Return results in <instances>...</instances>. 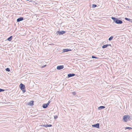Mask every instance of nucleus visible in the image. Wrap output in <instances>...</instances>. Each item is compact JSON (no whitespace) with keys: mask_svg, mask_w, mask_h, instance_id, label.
<instances>
[{"mask_svg":"<svg viewBox=\"0 0 132 132\" xmlns=\"http://www.w3.org/2000/svg\"><path fill=\"white\" fill-rule=\"evenodd\" d=\"M65 32V31H58L56 32V34H57V35L59 34V35H63Z\"/></svg>","mask_w":132,"mask_h":132,"instance_id":"obj_4","label":"nucleus"},{"mask_svg":"<svg viewBox=\"0 0 132 132\" xmlns=\"http://www.w3.org/2000/svg\"><path fill=\"white\" fill-rule=\"evenodd\" d=\"M29 104L30 105V106H32L33 105H34V101H30L29 102Z\"/></svg>","mask_w":132,"mask_h":132,"instance_id":"obj_12","label":"nucleus"},{"mask_svg":"<svg viewBox=\"0 0 132 132\" xmlns=\"http://www.w3.org/2000/svg\"><path fill=\"white\" fill-rule=\"evenodd\" d=\"M41 126H43V127H46V125H40Z\"/></svg>","mask_w":132,"mask_h":132,"instance_id":"obj_28","label":"nucleus"},{"mask_svg":"<svg viewBox=\"0 0 132 132\" xmlns=\"http://www.w3.org/2000/svg\"><path fill=\"white\" fill-rule=\"evenodd\" d=\"M5 70L6 71H9V72L10 71V69L8 68H7L5 69Z\"/></svg>","mask_w":132,"mask_h":132,"instance_id":"obj_19","label":"nucleus"},{"mask_svg":"<svg viewBox=\"0 0 132 132\" xmlns=\"http://www.w3.org/2000/svg\"><path fill=\"white\" fill-rule=\"evenodd\" d=\"M92 127L98 128H99L100 127V124L99 123H97L95 124L92 125Z\"/></svg>","mask_w":132,"mask_h":132,"instance_id":"obj_5","label":"nucleus"},{"mask_svg":"<svg viewBox=\"0 0 132 132\" xmlns=\"http://www.w3.org/2000/svg\"><path fill=\"white\" fill-rule=\"evenodd\" d=\"M92 58H93V59H94V58L98 59V58L97 57H96L94 56H92Z\"/></svg>","mask_w":132,"mask_h":132,"instance_id":"obj_20","label":"nucleus"},{"mask_svg":"<svg viewBox=\"0 0 132 132\" xmlns=\"http://www.w3.org/2000/svg\"><path fill=\"white\" fill-rule=\"evenodd\" d=\"M130 117L128 115H125L123 116V120L125 122H127L128 119H129Z\"/></svg>","mask_w":132,"mask_h":132,"instance_id":"obj_3","label":"nucleus"},{"mask_svg":"<svg viewBox=\"0 0 132 132\" xmlns=\"http://www.w3.org/2000/svg\"><path fill=\"white\" fill-rule=\"evenodd\" d=\"M50 102H51V101H48V103H47L46 104L48 105H49V104L50 103Z\"/></svg>","mask_w":132,"mask_h":132,"instance_id":"obj_25","label":"nucleus"},{"mask_svg":"<svg viewBox=\"0 0 132 132\" xmlns=\"http://www.w3.org/2000/svg\"><path fill=\"white\" fill-rule=\"evenodd\" d=\"M108 45H105L102 46V48H105L107 47L108 46Z\"/></svg>","mask_w":132,"mask_h":132,"instance_id":"obj_14","label":"nucleus"},{"mask_svg":"<svg viewBox=\"0 0 132 132\" xmlns=\"http://www.w3.org/2000/svg\"><path fill=\"white\" fill-rule=\"evenodd\" d=\"M107 45H107L108 46H111V45L110 44H107Z\"/></svg>","mask_w":132,"mask_h":132,"instance_id":"obj_29","label":"nucleus"},{"mask_svg":"<svg viewBox=\"0 0 132 132\" xmlns=\"http://www.w3.org/2000/svg\"><path fill=\"white\" fill-rule=\"evenodd\" d=\"M96 4H93L92 6V8H94L96 7Z\"/></svg>","mask_w":132,"mask_h":132,"instance_id":"obj_17","label":"nucleus"},{"mask_svg":"<svg viewBox=\"0 0 132 132\" xmlns=\"http://www.w3.org/2000/svg\"><path fill=\"white\" fill-rule=\"evenodd\" d=\"M5 90L4 89H3L1 88H0V92H3Z\"/></svg>","mask_w":132,"mask_h":132,"instance_id":"obj_21","label":"nucleus"},{"mask_svg":"<svg viewBox=\"0 0 132 132\" xmlns=\"http://www.w3.org/2000/svg\"><path fill=\"white\" fill-rule=\"evenodd\" d=\"M71 50L70 49H63V52H66L69 51H71Z\"/></svg>","mask_w":132,"mask_h":132,"instance_id":"obj_8","label":"nucleus"},{"mask_svg":"<svg viewBox=\"0 0 132 132\" xmlns=\"http://www.w3.org/2000/svg\"><path fill=\"white\" fill-rule=\"evenodd\" d=\"M20 87L21 89L23 92V93H24L26 92L25 86L24 85L21 83L20 85Z\"/></svg>","mask_w":132,"mask_h":132,"instance_id":"obj_2","label":"nucleus"},{"mask_svg":"<svg viewBox=\"0 0 132 132\" xmlns=\"http://www.w3.org/2000/svg\"><path fill=\"white\" fill-rule=\"evenodd\" d=\"M29 2H31V3H32V4H34V1H31V0H30Z\"/></svg>","mask_w":132,"mask_h":132,"instance_id":"obj_26","label":"nucleus"},{"mask_svg":"<svg viewBox=\"0 0 132 132\" xmlns=\"http://www.w3.org/2000/svg\"><path fill=\"white\" fill-rule=\"evenodd\" d=\"M46 126L48 127H51L52 126V125L51 124H47L46 125Z\"/></svg>","mask_w":132,"mask_h":132,"instance_id":"obj_18","label":"nucleus"},{"mask_svg":"<svg viewBox=\"0 0 132 132\" xmlns=\"http://www.w3.org/2000/svg\"><path fill=\"white\" fill-rule=\"evenodd\" d=\"M23 20V17H20L18 18L17 20V22H19Z\"/></svg>","mask_w":132,"mask_h":132,"instance_id":"obj_7","label":"nucleus"},{"mask_svg":"<svg viewBox=\"0 0 132 132\" xmlns=\"http://www.w3.org/2000/svg\"><path fill=\"white\" fill-rule=\"evenodd\" d=\"M111 18L113 20L114 22L117 24H121L122 23V21L119 20L116 18L112 17Z\"/></svg>","mask_w":132,"mask_h":132,"instance_id":"obj_1","label":"nucleus"},{"mask_svg":"<svg viewBox=\"0 0 132 132\" xmlns=\"http://www.w3.org/2000/svg\"><path fill=\"white\" fill-rule=\"evenodd\" d=\"M125 19L127 21H129L130 20V19L127 18H125Z\"/></svg>","mask_w":132,"mask_h":132,"instance_id":"obj_22","label":"nucleus"},{"mask_svg":"<svg viewBox=\"0 0 132 132\" xmlns=\"http://www.w3.org/2000/svg\"><path fill=\"white\" fill-rule=\"evenodd\" d=\"M113 36H111L109 38V40L110 41L111 40L113 39Z\"/></svg>","mask_w":132,"mask_h":132,"instance_id":"obj_16","label":"nucleus"},{"mask_svg":"<svg viewBox=\"0 0 132 132\" xmlns=\"http://www.w3.org/2000/svg\"><path fill=\"white\" fill-rule=\"evenodd\" d=\"M125 129H129V130H130L131 129H132V128L131 127H125Z\"/></svg>","mask_w":132,"mask_h":132,"instance_id":"obj_15","label":"nucleus"},{"mask_svg":"<svg viewBox=\"0 0 132 132\" xmlns=\"http://www.w3.org/2000/svg\"><path fill=\"white\" fill-rule=\"evenodd\" d=\"M64 68L63 65L58 66L57 67V69L58 70H60L63 69Z\"/></svg>","mask_w":132,"mask_h":132,"instance_id":"obj_6","label":"nucleus"},{"mask_svg":"<svg viewBox=\"0 0 132 132\" xmlns=\"http://www.w3.org/2000/svg\"><path fill=\"white\" fill-rule=\"evenodd\" d=\"M12 38V36H11L10 37H9L7 38V40L9 41H10L11 40Z\"/></svg>","mask_w":132,"mask_h":132,"instance_id":"obj_13","label":"nucleus"},{"mask_svg":"<svg viewBox=\"0 0 132 132\" xmlns=\"http://www.w3.org/2000/svg\"><path fill=\"white\" fill-rule=\"evenodd\" d=\"M72 93L73 95H75L76 94V93L75 92H73Z\"/></svg>","mask_w":132,"mask_h":132,"instance_id":"obj_23","label":"nucleus"},{"mask_svg":"<svg viewBox=\"0 0 132 132\" xmlns=\"http://www.w3.org/2000/svg\"><path fill=\"white\" fill-rule=\"evenodd\" d=\"M58 117L57 116H54V119H56V118H57Z\"/></svg>","mask_w":132,"mask_h":132,"instance_id":"obj_24","label":"nucleus"},{"mask_svg":"<svg viewBox=\"0 0 132 132\" xmlns=\"http://www.w3.org/2000/svg\"><path fill=\"white\" fill-rule=\"evenodd\" d=\"M105 108V106H101L98 108V109L99 110H101Z\"/></svg>","mask_w":132,"mask_h":132,"instance_id":"obj_11","label":"nucleus"},{"mask_svg":"<svg viewBox=\"0 0 132 132\" xmlns=\"http://www.w3.org/2000/svg\"><path fill=\"white\" fill-rule=\"evenodd\" d=\"M46 65H44L42 66V68H44L46 66Z\"/></svg>","mask_w":132,"mask_h":132,"instance_id":"obj_27","label":"nucleus"},{"mask_svg":"<svg viewBox=\"0 0 132 132\" xmlns=\"http://www.w3.org/2000/svg\"><path fill=\"white\" fill-rule=\"evenodd\" d=\"M75 74L73 73H69L68 74V76L69 77H70L75 76Z\"/></svg>","mask_w":132,"mask_h":132,"instance_id":"obj_9","label":"nucleus"},{"mask_svg":"<svg viewBox=\"0 0 132 132\" xmlns=\"http://www.w3.org/2000/svg\"><path fill=\"white\" fill-rule=\"evenodd\" d=\"M48 105L47 104H44L43 105L42 107L44 108H46L47 107Z\"/></svg>","mask_w":132,"mask_h":132,"instance_id":"obj_10","label":"nucleus"}]
</instances>
